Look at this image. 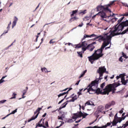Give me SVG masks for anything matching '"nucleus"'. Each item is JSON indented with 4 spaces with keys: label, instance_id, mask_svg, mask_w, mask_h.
Returning <instances> with one entry per match:
<instances>
[{
    "label": "nucleus",
    "instance_id": "obj_1",
    "mask_svg": "<svg viewBox=\"0 0 128 128\" xmlns=\"http://www.w3.org/2000/svg\"><path fill=\"white\" fill-rule=\"evenodd\" d=\"M98 79H96L92 81L90 84H88V88L84 90V92L87 90V92H88L90 94H92V93L90 92H94V94H106V88L103 89L104 92H102V90H100V88H98Z\"/></svg>",
    "mask_w": 128,
    "mask_h": 128
},
{
    "label": "nucleus",
    "instance_id": "obj_2",
    "mask_svg": "<svg viewBox=\"0 0 128 128\" xmlns=\"http://www.w3.org/2000/svg\"><path fill=\"white\" fill-rule=\"evenodd\" d=\"M108 44H110L109 42H108L107 43H106V42H104L100 48L95 50L93 54L91 56L88 57L89 62H90L92 64H94V60H98L104 56V54L102 53V52H104V48L108 46Z\"/></svg>",
    "mask_w": 128,
    "mask_h": 128
},
{
    "label": "nucleus",
    "instance_id": "obj_3",
    "mask_svg": "<svg viewBox=\"0 0 128 128\" xmlns=\"http://www.w3.org/2000/svg\"><path fill=\"white\" fill-rule=\"evenodd\" d=\"M128 32V20L123 22L120 24L114 26V30L112 34L113 36H120Z\"/></svg>",
    "mask_w": 128,
    "mask_h": 128
},
{
    "label": "nucleus",
    "instance_id": "obj_4",
    "mask_svg": "<svg viewBox=\"0 0 128 128\" xmlns=\"http://www.w3.org/2000/svg\"><path fill=\"white\" fill-rule=\"evenodd\" d=\"M74 46H76L75 48H82V50H83V52H84L86 50H89V52H92L96 48V46L92 44H90L88 46V42L86 41Z\"/></svg>",
    "mask_w": 128,
    "mask_h": 128
},
{
    "label": "nucleus",
    "instance_id": "obj_5",
    "mask_svg": "<svg viewBox=\"0 0 128 128\" xmlns=\"http://www.w3.org/2000/svg\"><path fill=\"white\" fill-rule=\"evenodd\" d=\"M114 30V26L113 27L112 30H110V35L108 36V34H105L104 36H98L96 37L95 38L96 40H98L99 41L103 40L104 42H105L106 44H107V42H109L110 44L112 38V36H114V34H112Z\"/></svg>",
    "mask_w": 128,
    "mask_h": 128
},
{
    "label": "nucleus",
    "instance_id": "obj_6",
    "mask_svg": "<svg viewBox=\"0 0 128 128\" xmlns=\"http://www.w3.org/2000/svg\"><path fill=\"white\" fill-rule=\"evenodd\" d=\"M116 0H114L112 2H110V3L104 6L100 5L96 7L97 12H100V10H104L106 12H112V10H110V8L112 6V4L116 2Z\"/></svg>",
    "mask_w": 128,
    "mask_h": 128
},
{
    "label": "nucleus",
    "instance_id": "obj_7",
    "mask_svg": "<svg viewBox=\"0 0 128 128\" xmlns=\"http://www.w3.org/2000/svg\"><path fill=\"white\" fill-rule=\"evenodd\" d=\"M120 86V83L116 84V82L107 85L105 87V89H104V90H106V94L108 96L110 92H112V94H114L116 92V88H118V86Z\"/></svg>",
    "mask_w": 128,
    "mask_h": 128
},
{
    "label": "nucleus",
    "instance_id": "obj_8",
    "mask_svg": "<svg viewBox=\"0 0 128 128\" xmlns=\"http://www.w3.org/2000/svg\"><path fill=\"white\" fill-rule=\"evenodd\" d=\"M128 116V114L125 116H122V118H120L118 116V113H116L114 116V119L112 122V125L110 126V128H112V126H116L118 122L120 124L122 120H124L126 117Z\"/></svg>",
    "mask_w": 128,
    "mask_h": 128
},
{
    "label": "nucleus",
    "instance_id": "obj_9",
    "mask_svg": "<svg viewBox=\"0 0 128 128\" xmlns=\"http://www.w3.org/2000/svg\"><path fill=\"white\" fill-rule=\"evenodd\" d=\"M96 16H100L101 18V20H106L104 18H108L112 16V15H110L109 16H107L106 14V12H104V10H102L100 12H99L97 14Z\"/></svg>",
    "mask_w": 128,
    "mask_h": 128
},
{
    "label": "nucleus",
    "instance_id": "obj_10",
    "mask_svg": "<svg viewBox=\"0 0 128 128\" xmlns=\"http://www.w3.org/2000/svg\"><path fill=\"white\" fill-rule=\"evenodd\" d=\"M78 12V10H72V14H70V16L72 17L70 19V22H74V20H78V18L76 16H74V14H76V13ZM74 16V17H72Z\"/></svg>",
    "mask_w": 128,
    "mask_h": 128
},
{
    "label": "nucleus",
    "instance_id": "obj_11",
    "mask_svg": "<svg viewBox=\"0 0 128 128\" xmlns=\"http://www.w3.org/2000/svg\"><path fill=\"white\" fill-rule=\"evenodd\" d=\"M42 108H38L36 110V112H34V116H32L30 119L28 120V122H32V120H36V118L38 116V114H40V111L42 110Z\"/></svg>",
    "mask_w": 128,
    "mask_h": 128
},
{
    "label": "nucleus",
    "instance_id": "obj_12",
    "mask_svg": "<svg viewBox=\"0 0 128 128\" xmlns=\"http://www.w3.org/2000/svg\"><path fill=\"white\" fill-rule=\"evenodd\" d=\"M106 68L104 66H101L97 70V72H98V74H100V76H104V72H106Z\"/></svg>",
    "mask_w": 128,
    "mask_h": 128
},
{
    "label": "nucleus",
    "instance_id": "obj_13",
    "mask_svg": "<svg viewBox=\"0 0 128 128\" xmlns=\"http://www.w3.org/2000/svg\"><path fill=\"white\" fill-rule=\"evenodd\" d=\"M82 114V111H80L79 112H78L77 113H75L73 114V116L72 118V120H76V118H80Z\"/></svg>",
    "mask_w": 128,
    "mask_h": 128
},
{
    "label": "nucleus",
    "instance_id": "obj_14",
    "mask_svg": "<svg viewBox=\"0 0 128 128\" xmlns=\"http://www.w3.org/2000/svg\"><path fill=\"white\" fill-rule=\"evenodd\" d=\"M74 96V94H72L70 96V98H72L70 100H67V102H74L75 100H76L78 98V96L76 95Z\"/></svg>",
    "mask_w": 128,
    "mask_h": 128
},
{
    "label": "nucleus",
    "instance_id": "obj_15",
    "mask_svg": "<svg viewBox=\"0 0 128 128\" xmlns=\"http://www.w3.org/2000/svg\"><path fill=\"white\" fill-rule=\"evenodd\" d=\"M114 104H116V102H114V101H112L111 102H110L108 104H106L105 106V109L108 110L110 106H114Z\"/></svg>",
    "mask_w": 128,
    "mask_h": 128
},
{
    "label": "nucleus",
    "instance_id": "obj_16",
    "mask_svg": "<svg viewBox=\"0 0 128 128\" xmlns=\"http://www.w3.org/2000/svg\"><path fill=\"white\" fill-rule=\"evenodd\" d=\"M68 102H70L66 101V102L62 104L61 105V106L60 107L59 109L58 110V112H60V110H62V108H66V104H68Z\"/></svg>",
    "mask_w": 128,
    "mask_h": 128
},
{
    "label": "nucleus",
    "instance_id": "obj_17",
    "mask_svg": "<svg viewBox=\"0 0 128 128\" xmlns=\"http://www.w3.org/2000/svg\"><path fill=\"white\" fill-rule=\"evenodd\" d=\"M18 18H16V16L14 17V21L12 24V28H14V26H16V22H18Z\"/></svg>",
    "mask_w": 128,
    "mask_h": 128
},
{
    "label": "nucleus",
    "instance_id": "obj_18",
    "mask_svg": "<svg viewBox=\"0 0 128 128\" xmlns=\"http://www.w3.org/2000/svg\"><path fill=\"white\" fill-rule=\"evenodd\" d=\"M121 82L122 84H123L124 86H126V84H128V80H126V78H124V77L122 78Z\"/></svg>",
    "mask_w": 128,
    "mask_h": 128
},
{
    "label": "nucleus",
    "instance_id": "obj_19",
    "mask_svg": "<svg viewBox=\"0 0 128 128\" xmlns=\"http://www.w3.org/2000/svg\"><path fill=\"white\" fill-rule=\"evenodd\" d=\"M112 124V121H110V122H108L106 125L103 126L101 127H100V128H108V126H111Z\"/></svg>",
    "mask_w": 128,
    "mask_h": 128
},
{
    "label": "nucleus",
    "instance_id": "obj_20",
    "mask_svg": "<svg viewBox=\"0 0 128 128\" xmlns=\"http://www.w3.org/2000/svg\"><path fill=\"white\" fill-rule=\"evenodd\" d=\"M84 50L82 52H77L78 56L80 58H83L82 54H84Z\"/></svg>",
    "mask_w": 128,
    "mask_h": 128
},
{
    "label": "nucleus",
    "instance_id": "obj_21",
    "mask_svg": "<svg viewBox=\"0 0 128 128\" xmlns=\"http://www.w3.org/2000/svg\"><path fill=\"white\" fill-rule=\"evenodd\" d=\"M96 35L94 34H92L90 36L84 34L83 38V40H84V38H92V36H96Z\"/></svg>",
    "mask_w": 128,
    "mask_h": 128
},
{
    "label": "nucleus",
    "instance_id": "obj_22",
    "mask_svg": "<svg viewBox=\"0 0 128 128\" xmlns=\"http://www.w3.org/2000/svg\"><path fill=\"white\" fill-rule=\"evenodd\" d=\"M82 116H80V118H82V119H84V118H86V116H88V114H86V113H82Z\"/></svg>",
    "mask_w": 128,
    "mask_h": 128
},
{
    "label": "nucleus",
    "instance_id": "obj_23",
    "mask_svg": "<svg viewBox=\"0 0 128 128\" xmlns=\"http://www.w3.org/2000/svg\"><path fill=\"white\" fill-rule=\"evenodd\" d=\"M68 94V91H67L66 92H64L62 94H60L58 96V98H60V96H64L65 94Z\"/></svg>",
    "mask_w": 128,
    "mask_h": 128
},
{
    "label": "nucleus",
    "instance_id": "obj_24",
    "mask_svg": "<svg viewBox=\"0 0 128 128\" xmlns=\"http://www.w3.org/2000/svg\"><path fill=\"white\" fill-rule=\"evenodd\" d=\"M124 74H120L119 76H117L116 77V80H118L119 78H124Z\"/></svg>",
    "mask_w": 128,
    "mask_h": 128
},
{
    "label": "nucleus",
    "instance_id": "obj_25",
    "mask_svg": "<svg viewBox=\"0 0 128 128\" xmlns=\"http://www.w3.org/2000/svg\"><path fill=\"white\" fill-rule=\"evenodd\" d=\"M26 92H28V91L26 90H23L22 98H26V96H25L26 94Z\"/></svg>",
    "mask_w": 128,
    "mask_h": 128
},
{
    "label": "nucleus",
    "instance_id": "obj_26",
    "mask_svg": "<svg viewBox=\"0 0 128 128\" xmlns=\"http://www.w3.org/2000/svg\"><path fill=\"white\" fill-rule=\"evenodd\" d=\"M41 70L42 72H44V71L45 72H50V71H48V70L46 69V68H42Z\"/></svg>",
    "mask_w": 128,
    "mask_h": 128
},
{
    "label": "nucleus",
    "instance_id": "obj_27",
    "mask_svg": "<svg viewBox=\"0 0 128 128\" xmlns=\"http://www.w3.org/2000/svg\"><path fill=\"white\" fill-rule=\"evenodd\" d=\"M18 112V109H16L15 110H13L11 113L8 114L9 116H10V114H14L16 112Z\"/></svg>",
    "mask_w": 128,
    "mask_h": 128
},
{
    "label": "nucleus",
    "instance_id": "obj_28",
    "mask_svg": "<svg viewBox=\"0 0 128 128\" xmlns=\"http://www.w3.org/2000/svg\"><path fill=\"white\" fill-rule=\"evenodd\" d=\"M12 96L10 98V100H12L13 98H16V94L14 92L13 94H12Z\"/></svg>",
    "mask_w": 128,
    "mask_h": 128
},
{
    "label": "nucleus",
    "instance_id": "obj_29",
    "mask_svg": "<svg viewBox=\"0 0 128 128\" xmlns=\"http://www.w3.org/2000/svg\"><path fill=\"white\" fill-rule=\"evenodd\" d=\"M124 18V16H123L121 18L120 20H118V24H120L122 22V21Z\"/></svg>",
    "mask_w": 128,
    "mask_h": 128
},
{
    "label": "nucleus",
    "instance_id": "obj_30",
    "mask_svg": "<svg viewBox=\"0 0 128 128\" xmlns=\"http://www.w3.org/2000/svg\"><path fill=\"white\" fill-rule=\"evenodd\" d=\"M79 14H86V10H85L83 11H80Z\"/></svg>",
    "mask_w": 128,
    "mask_h": 128
},
{
    "label": "nucleus",
    "instance_id": "obj_31",
    "mask_svg": "<svg viewBox=\"0 0 128 128\" xmlns=\"http://www.w3.org/2000/svg\"><path fill=\"white\" fill-rule=\"evenodd\" d=\"M66 98V96H64V98L62 99L60 101V102H58V104H62V102H63V100H64V98Z\"/></svg>",
    "mask_w": 128,
    "mask_h": 128
},
{
    "label": "nucleus",
    "instance_id": "obj_32",
    "mask_svg": "<svg viewBox=\"0 0 128 128\" xmlns=\"http://www.w3.org/2000/svg\"><path fill=\"white\" fill-rule=\"evenodd\" d=\"M45 126H46V128H50V126H48V121L45 122Z\"/></svg>",
    "mask_w": 128,
    "mask_h": 128
},
{
    "label": "nucleus",
    "instance_id": "obj_33",
    "mask_svg": "<svg viewBox=\"0 0 128 128\" xmlns=\"http://www.w3.org/2000/svg\"><path fill=\"white\" fill-rule=\"evenodd\" d=\"M106 86V82H103L102 84L100 85V88H104Z\"/></svg>",
    "mask_w": 128,
    "mask_h": 128
},
{
    "label": "nucleus",
    "instance_id": "obj_34",
    "mask_svg": "<svg viewBox=\"0 0 128 128\" xmlns=\"http://www.w3.org/2000/svg\"><path fill=\"white\" fill-rule=\"evenodd\" d=\"M122 56L124 58H128V56H126V54H124V52H122Z\"/></svg>",
    "mask_w": 128,
    "mask_h": 128
},
{
    "label": "nucleus",
    "instance_id": "obj_35",
    "mask_svg": "<svg viewBox=\"0 0 128 128\" xmlns=\"http://www.w3.org/2000/svg\"><path fill=\"white\" fill-rule=\"evenodd\" d=\"M90 102H87L85 104H84V106H90Z\"/></svg>",
    "mask_w": 128,
    "mask_h": 128
},
{
    "label": "nucleus",
    "instance_id": "obj_36",
    "mask_svg": "<svg viewBox=\"0 0 128 128\" xmlns=\"http://www.w3.org/2000/svg\"><path fill=\"white\" fill-rule=\"evenodd\" d=\"M99 78H97L98 80V82H100V80H102V76H100V74H99Z\"/></svg>",
    "mask_w": 128,
    "mask_h": 128
},
{
    "label": "nucleus",
    "instance_id": "obj_37",
    "mask_svg": "<svg viewBox=\"0 0 128 128\" xmlns=\"http://www.w3.org/2000/svg\"><path fill=\"white\" fill-rule=\"evenodd\" d=\"M54 40H51L50 41V42H49V44H54V42H54V41H53Z\"/></svg>",
    "mask_w": 128,
    "mask_h": 128
},
{
    "label": "nucleus",
    "instance_id": "obj_38",
    "mask_svg": "<svg viewBox=\"0 0 128 128\" xmlns=\"http://www.w3.org/2000/svg\"><path fill=\"white\" fill-rule=\"evenodd\" d=\"M123 60H124V59L122 58V56H121L119 58V62H122Z\"/></svg>",
    "mask_w": 128,
    "mask_h": 128
},
{
    "label": "nucleus",
    "instance_id": "obj_39",
    "mask_svg": "<svg viewBox=\"0 0 128 128\" xmlns=\"http://www.w3.org/2000/svg\"><path fill=\"white\" fill-rule=\"evenodd\" d=\"M11 24H12V21H10L9 24H8V26L7 27V28H10Z\"/></svg>",
    "mask_w": 128,
    "mask_h": 128
},
{
    "label": "nucleus",
    "instance_id": "obj_40",
    "mask_svg": "<svg viewBox=\"0 0 128 128\" xmlns=\"http://www.w3.org/2000/svg\"><path fill=\"white\" fill-rule=\"evenodd\" d=\"M6 102V100H2L0 101V104H4Z\"/></svg>",
    "mask_w": 128,
    "mask_h": 128
},
{
    "label": "nucleus",
    "instance_id": "obj_41",
    "mask_svg": "<svg viewBox=\"0 0 128 128\" xmlns=\"http://www.w3.org/2000/svg\"><path fill=\"white\" fill-rule=\"evenodd\" d=\"M82 119H80V120H77V121H76L75 122H76V124H78V122H82Z\"/></svg>",
    "mask_w": 128,
    "mask_h": 128
},
{
    "label": "nucleus",
    "instance_id": "obj_42",
    "mask_svg": "<svg viewBox=\"0 0 128 128\" xmlns=\"http://www.w3.org/2000/svg\"><path fill=\"white\" fill-rule=\"evenodd\" d=\"M58 120H64V118H62V117L58 116Z\"/></svg>",
    "mask_w": 128,
    "mask_h": 128
},
{
    "label": "nucleus",
    "instance_id": "obj_43",
    "mask_svg": "<svg viewBox=\"0 0 128 128\" xmlns=\"http://www.w3.org/2000/svg\"><path fill=\"white\" fill-rule=\"evenodd\" d=\"M40 32H39L38 34V36H36V42H38V36H40Z\"/></svg>",
    "mask_w": 128,
    "mask_h": 128
},
{
    "label": "nucleus",
    "instance_id": "obj_44",
    "mask_svg": "<svg viewBox=\"0 0 128 128\" xmlns=\"http://www.w3.org/2000/svg\"><path fill=\"white\" fill-rule=\"evenodd\" d=\"M68 46H71L72 45L73 46V48H76V46H76V44L72 45L71 43H68Z\"/></svg>",
    "mask_w": 128,
    "mask_h": 128
},
{
    "label": "nucleus",
    "instance_id": "obj_45",
    "mask_svg": "<svg viewBox=\"0 0 128 128\" xmlns=\"http://www.w3.org/2000/svg\"><path fill=\"white\" fill-rule=\"evenodd\" d=\"M10 114H7L6 116L2 118V120H4L5 118H8V116H9Z\"/></svg>",
    "mask_w": 128,
    "mask_h": 128
},
{
    "label": "nucleus",
    "instance_id": "obj_46",
    "mask_svg": "<svg viewBox=\"0 0 128 128\" xmlns=\"http://www.w3.org/2000/svg\"><path fill=\"white\" fill-rule=\"evenodd\" d=\"M78 96L79 97L80 96H82V92L79 91V92H78Z\"/></svg>",
    "mask_w": 128,
    "mask_h": 128
},
{
    "label": "nucleus",
    "instance_id": "obj_47",
    "mask_svg": "<svg viewBox=\"0 0 128 128\" xmlns=\"http://www.w3.org/2000/svg\"><path fill=\"white\" fill-rule=\"evenodd\" d=\"M128 126V124H123V126H122L123 128H126V126Z\"/></svg>",
    "mask_w": 128,
    "mask_h": 128
},
{
    "label": "nucleus",
    "instance_id": "obj_48",
    "mask_svg": "<svg viewBox=\"0 0 128 128\" xmlns=\"http://www.w3.org/2000/svg\"><path fill=\"white\" fill-rule=\"evenodd\" d=\"M4 82V80L3 79L1 78L0 80V84H2V82Z\"/></svg>",
    "mask_w": 128,
    "mask_h": 128
},
{
    "label": "nucleus",
    "instance_id": "obj_49",
    "mask_svg": "<svg viewBox=\"0 0 128 128\" xmlns=\"http://www.w3.org/2000/svg\"><path fill=\"white\" fill-rule=\"evenodd\" d=\"M82 26H84V23L82 22L81 24H80L78 26L82 28Z\"/></svg>",
    "mask_w": 128,
    "mask_h": 128
},
{
    "label": "nucleus",
    "instance_id": "obj_50",
    "mask_svg": "<svg viewBox=\"0 0 128 128\" xmlns=\"http://www.w3.org/2000/svg\"><path fill=\"white\" fill-rule=\"evenodd\" d=\"M86 72H87L86 70H84V71L82 72V74L84 76V74H86Z\"/></svg>",
    "mask_w": 128,
    "mask_h": 128
},
{
    "label": "nucleus",
    "instance_id": "obj_51",
    "mask_svg": "<svg viewBox=\"0 0 128 128\" xmlns=\"http://www.w3.org/2000/svg\"><path fill=\"white\" fill-rule=\"evenodd\" d=\"M80 80L76 82V83L75 84L76 86H78V84H80Z\"/></svg>",
    "mask_w": 128,
    "mask_h": 128
},
{
    "label": "nucleus",
    "instance_id": "obj_52",
    "mask_svg": "<svg viewBox=\"0 0 128 128\" xmlns=\"http://www.w3.org/2000/svg\"><path fill=\"white\" fill-rule=\"evenodd\" d=\"M68 122H72L74 120H72V119H70L68 120Z\"/></svg>",
    "mask_w": 128,
    "mask_h": 128
},
{
    "label": "nucleus",
    "instance_id": "obj_53",
    "mask_svg": "<svg viewBox=\"0 0 128 128\" xmlns=\"http://www.w3.org/2000/svg\"><path fill=\"white\" fill-rule=\"evenodd\" d=\"M46 113H44V114L42 115V118H46Z\"/></svg>",
    "mask_w": 128,
    "mask_h": 128
},
{
    "label": "nucleus",
    "instance_id": "obj_54",
    "mask_svg": "<svg viewBox=\"0 0 128 128\" xmlns=\"http://www.w3.org/2000/svg\"><path fill=\"white\" fill-rule=\"evenodd\" d=\"M84 74H82L79 77V78H83V76H84Z\"/></svg>",
    "mask_w": 128,
    "mask_h": 128
},
{
    "label": "nucleus",
    "instance_id": "obj_55",
    "mask_svg": "<svg viewBox=\"0 0 128 128\" xmlns=\"http://www.w3.org/2000/svg\"><path fill=\"white\" fill-rule=\"evenodd\" d=\"M120 114H122L124 112V110H122H122H120V112H119Z\"/></svg>",
    "mask_w": 128,
    "mask_h": 128
},
{
    "label": "nucleus",
    "instance_id": "obj_56",
    "mask_svg": "<svg viewBox=\"0 0 128 128\" xmlns=\"http://www.w3.org/2000/svg\"><path fill=\"white\" fill-rule=\"evenodd\" d=\"M46 32L44 31V36H46Z\"/></svg>",
    "mask_w": 128,
    "mask_h": 128
},
{
    "label": "nucleus",
    "instance_id": "obj_57",
    "mask_svg": "<svg viewBox=\"0 0 128 128\" xmlns=\"http://www.w3.org/2000/svg\"><path fill=\"white\" fill-rule=\"evenodd\" d=\"M96 44V42H92L90 44H92V46H94V44Z\"/></svg>",
    "mask_w": 128,
    "mask_h": 128
},
{
    "label": "nucleus",
    "instance_id": "obj_58",
    "mask_svg": "<svg viewBox=\"0 0 128 128\" xmlns=\"http://www.w3.org/2000/svg\"><path fill=\"white\" fill-rule=\"evenodd\" d=\"M10 48V46H8L7 48H5V50H8Z\"/></svg>",
    "mask_w": 128,
    "mask_h": 128
},
{
    "label": "nucleus",
    "instance_id": "obj_59",
    "mask_svg": "<svg viewBox=\"0 0 128 128\" xmlns=\"http://www.w3.org/2000/svg\"><path fill=\"white\" fill-rule=\"evenodd\" d=\"M114 78V75H113L112 76H111V77L110 78L111 80H112V78Z\"/></svg>",
    "mask_w": 128,
    "mask_h": 128
},
{
    "label": "nucleus",
    "instance_id": "obj_60",
    "mask_svg": "<svg viewBox=\"0 0 128 128\" xmlns=\"http://www.w3.org/2000/svg\"><path fill=\"white\" fill-rule=\"evenodd\" d=\"M91 128H98V126H94L93 127H91Z\"/></svg>",
    "mask_w": 128,
    "mask_h": 128
},
{
    "label": "nucleus",
    "instance_id": "obj_61",
    "mask_svg": "<svg viewBox=\"0 0 128 128\" xmlns=\"http://www.w3.org/2000/svg\"><path fill=\"white\" fill-rule=\"evenodd\" d=\"M84 106H82V110H84Z\"/></svg>",
    "mask_w": 128,
    "mask_h": 128
},
{
    "label": "nucleus",
    "instance_id": "obj_62",
    "mask_svg": "<svg viewBox=\"0 0 128 128\" xmlns=\"http://www.w3.org/2000/svg\"><path fill=\"white\" fill-rule=\"evenodd\" d=\"M104 80H108V76H106L104 77Z\"/></svg>",
    "mask_w": 128,
    "mask_h": 128
},
{
    "label": "nucleus",
    "instance_id": "obj_63",
    "mask_svg": "<svg viewBox=\"0 0 128 128\" xmlns=\"http://www.w3.org/2000/svg\"><path fill=\"white\" fill-rule=\"evenodd\" d=\"M96 16V15H94L92 18H94Z\"/></svg>",
    "mask_w": 128,
    "mask_h": 128
},
{
    "label": "nucleus",
    "instance_id": "obj_64",
    "mask_svg": "<svg viewBox=\"0 0 128 128\" xmlns=\"http://www.w3.org/2000/svg\"><path fill=\"white\" fill-rule=\"evenodd\" d=\"M125 124H127V126H128V120L126 122Z\"/></svg>",
    "mask_w": 128,
    "mask_h": 128
}]
</instances>
